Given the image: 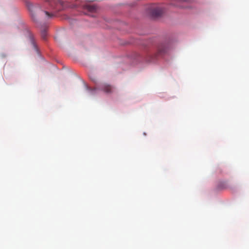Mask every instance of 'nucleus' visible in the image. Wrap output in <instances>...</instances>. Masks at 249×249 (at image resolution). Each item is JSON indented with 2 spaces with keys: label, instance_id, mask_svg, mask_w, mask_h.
I'll return each mask as SVG.
<instances>
[{
  "label": "nucleus",
  "instance_id": "0eeeda50",
  "mask_svg": "<svg viewBox=\"0 0 249 249\" xmlns=\"http://www.w3.org/2000/svg\"><path fill=\"white\" fill-rule=\"evenodd\" d=\"M45 14L46 15V16L48 18H52V17H53V14H52L51 13H49L47 11H45Z\"/></svg>",
  "mask_w": 249,
  "mask_h": 249
},
{
  "label": "nucleus",
  "instance_id": "6e6552de",
  "mask_svg": "<svg viewBox=\"0 0 249 249\" xmlns=\"http://www.w3.org/2000/svg\"><path fill=\"white\" fill-rule=\"evenodd\" d=\"M89 90H90V92H91V93H93V91L96 90V89H89Z\"/></svg>",
  "mask_w": 249,
  "mask_h": 249
},
{
  "label": "nucleus",
  "instance_id": "7ed1b4c3",
  "mask_svg": "<svg viewBox=\"0 0 249 249\" xmlns=\"http://www.w3.org/2000/svg\"><path fill=\"white\" fill-rule=\"evenodd\" d=\"M167 51V48L164 45H161L158 48V54L162 55Z\"/></svg>",
  "mask_w": 249,
  "mask_h": 249
},
{
  "label": "nucleus",
  "instance_id": "f257e3e1",
  "mask_svg": "<svg viewBox=\"0 0 249 249\" xmlns=\"http://www.w3.org/2000/svg\"><path fill=\"white\" fill-rule=\"evenodd\" d=\"M151 15L154 17H158L162 13V10L161 8L158 7L151 8L150 10Z\"/></svg>",
  "mask_w": 249,
  "mask_h": 249
},
{
  "label": "nucleus",
  "instance_id": "39448f33",
  "mask_svg": "<svg viewBox=\"0 0 249 249\" xmlns=\"http://www.w3.org/2000/svg\"><path fill=\"white\" fill-rule=\"evenodd\" d=\"M30 41H31L32 44L33 45L35 50H36V51H38L37 46L35 42V41H34V39L33 38L32 35H30Z\"/></svg>",
  "mask_w": 249,
  "mask_h": 249
},
{
  "label": "nucleus",
  "instance_id": "423d86ee",
  "mask_svg": "<svg viewBox=\"0 0 249 249\" xmlns=\"http://www.w3.org/2000/svg\"><path fill=\"white\" fill-rule=\"evenodd\" d=\"M47 35V32L45 30H43V31H42L41 37L43 39H44V40L46 39Z\"/></svg>",
  "mask_w": 249,
  "mask_h": 249
},
{
  "label": "nucleus",
  "instance_id": "20e7f679",
  "mask_svg": "<svg viewBox=\"0 0 249 249\" xmlns=\"http://www.w3.org/2000/svg\"><path fill=\"white\" fill-rule=\"evenodd\" d=\"M84 8L89 12H93L96 10L97 7L94 5H86L85 6Z\"/></svg>",
  "mask_w": 249,
  "mask_h": 249
},
{
  "label": "nucleus",
  "instance_id": "f03ea898",
  "mask_svg": "<svg viewBox=\"0 0 249 249\" xmlns=\"http://www.w3.org/2000/svg\"><path fill=\"white\" fill-rule=\"evenodd\" d=\"M101 89L102 90L107 93H111L113 92L114 90V87L107 84H103L101 87Z\"/></svg>",
  "mask_w": 249,
  "mask_h": 249
}]
</instances>
